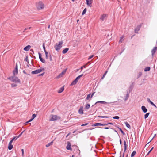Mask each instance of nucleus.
<instances>
[{"instance_id": "f257e3e1", "label": "nucleus", "mask_w": 157, "mask_h": 157, "mask_svg": "<svg viewBox=\"0 0 157 157\" xmlns=\"http://www.w3.org/2000/svg\"><path fill=\"white\" fill-rule=\"evenodd\" d=\"M63 43V42L62 41H59L58 43H56L54 46L55 50L58 51L61 48Z\"/></svg>"}, {"instance_id": "f03ea898", "label": "nucleus", "mask_w": 157, "mask_h": 157, "mask_svg": "<svg viewBox=\"0 0 157 157\" xmlns=\"http://www.w3.org/2000/svg\"><path fill=\"white\" fill-rule=\"evenodd\" d=\"M60 117L59 116L51 114L50 116L49 120L50 121H54L59 120L60 119Z\"/></svg>"}, {"instance_id": "7ed1b4c3", "label": "nucleus", "mask_w": 157, "mask_h": 157, "mask_svg": "<svg viewBox=\"0 0 157 157\" xmlns=\"http://www.w3.org/2000/svg\"><path fill=\"white\" fill-rule=\"evenodd\" d=\"M36 7L37 9L40 10L43 9L44 7V6L41 2H39L36 3Z\"/></svg>"}, {"instance_id": "20e7f679", "label": "nucleus", "mask_w": 157, "mask_h": 157, "mask_svg": "<svg viewBox=\"0 0 157 157\" xmlns=\"http://www.w3.org/2000/svg\"><path fill=\"white\" fill-rule=\"evenodd\" d=\"M8 79L13 82H15L19 83L20 82V80L17 77L15 76L14 75L9 77L8 78Z\"/></svg>"}, {"instance_id": "39448f33", "label": "nucleus", "mask_w": 157, "mask_h": 157, "mask_svg": "<svg viewBox=\"0 0 157 157\" xmlns=\"http://www.w3.org/2000/svg\"><path fill=\"white\" fill-rule=\"evenodd\" d=\"M44 70V68L40 67L39 69H38L35 71H32L31 72V73L32 74H36L40 73L42 71Z\"/></svg>"}, {"instance_id": "423d86ee", "label": "nucleus", "mask_w": 157, "mask_h": 157, "mask_svg": "<svg viewBox=\"0 0 157 157\" xmlns=\"http://www.w3.org/2000/svg\"><path fill=\"white\" fill-rule=\"evenodd\" d=\"M83 74H81L80 75L78 76L72 82L71 85H73L75 84L78 82L79 79L83 76Z\"/></svg>"}, {"instance_id": "0eeeda50", "label": "nucleus", "mask_w": 157, "mask_h": 157, "mask_svg": "<svg viewBox=\"0 0 157 157\" xmlns=\"http://www.w3.org/2000/svg\"><path fill=\"white\" fill-rule=\"evenodd\" d=\"M13 74L14 76L18 74L17 65V64H16V67L13 71Z\"/></svg>"}, {"instance_id": "6e6552de", "label": "nucleus", "mask_w": 157, "mask_h": 157, "mask_svg": "<svg viewBox=\"0 0 157 157\" xmlns=\"http://www.w3.org/2000/svg\"><path fill=\"white\" fill-rule=\"evenodd\" d=\"M87 5L90 7L91 6V4L92 3V0H86Z\"/></svg>"}, {"instance_id": "1a4fd4ad", "label": "nucleus", "mask_w": 157, "mask_h": 157, "mask_svg": "<svg viewBox=\"0 0 157 157\" xmlns=\"http://www.w3.org/2000/svg\"><path fill=\"white\" fill-rule=\"evenodd\" d=\"M66 148L68 150H72V149L71 147V144L69 142H67V145L66 147Z\"/></svg>"}, {"instance_id": "9d476101", "label": "nucleus", "mask_w": 157, "mask_h": 157, "mask_svg": "<svg viewBox=\"0 0 157 157\" xmlns=\"http://www.w3.org/2000/svg\"><path fill=\"white\" fill-rule=\"evenodd\" d=\"M142 25L140 24L137 26L136 28L135 29V32L136 33H137L140 30V28Z\"/></svg>"}, {"instance_id": "9b49d317", "label": "nucleus", "mask_w": 157, "mask_h": 157, "mask_svg": "<svg viewBox=\"0 0 157 157\" xmlns=\"http://www.w3.org/2000/svg\"><path fill=\"white\" fill-rule=\"evenodd\" d=\"M78 113L80 114H83V107L81 106L80 107L78 111Z\"/></svg>"}, {"instance_id": "f8f14e48", "label": "nucleus", "mask_w": 157, "mask_h": 157, "mask_svg": "<svg viewBox=\"0 0 157 157\" xmlns=\"http://www.w3.org/2000/svg\"><path fill=\"white\" fill-rule=\"evenodd\" d=\"M66 70L63 71L58 76V78H59L62 77L63 75L65 73Z\"/></svg>"}, {"instance_id": "ddd939ff", "label": "nucleus", "mask_w": 157, "mask_h": 157, "mask_svg": "<svg viewBox=\"0 0 157 157\" xmlns=\"http://www.w3.org/2000/svg\"><path fill=\"white\" fill-rule=\"evenodd\" d=\"M107 17V15L106 14H103L101 15L100 17V20L102 21H103Z\"/></svg>"}, {"instance_id": "4468645a", "label": "nucleus", "mask_w": 157, "mask_h": 157, "mask_svg": "<svg viewBox=\"0 0 157 157\" xmlns=\"http://www.w3.org/2000/svg\"><path fill=\"white\" fill-rule=\"evenodd\" d=\"M157 50V47H155L151 51L152 55L153 56L154 54L155 53L156 51Z\"/></svg>"}, {"instance_id": "2eb2a0df", "label": "nucleus", "mask_w": 157, "mask_h": 157, "mask_svg": "<svg viewBox=\"0 0 157 157\" xmlns=\"http://www.w3.org/2000/svg\"><path fill=\"white\" fill-rule=\"evenodd\" d=\"M39 58H40V60L43 63H45V60L43 58H42L41 57V54L40 53H39Z\"/></svg>"}, {"instance_id": "dca6fc26", "label": "nucleus", "mask_w": 157, "mask_h": 157, "mask_svg": "<svg viewBox=\"0 0 157 157\" xmlns=\"http://www.w3.org/2000/svg\"><path fill=\"white\" fill-rule=\"evenodd\" d=\"M144 113H145L147 112V109L146 108V107L145 106H143L141 107Z\"/></svg>"}, {"instance_id": "f3484780", "label": "nucleus", "mask_w": 157, "mask_h": 157, "mask_svg": "<svg viewBox=\"0 0 157 157\" xmlns=\"http://www.w3.org/2000/svg\"><path fill=\"white\" fill-rule=\"evenodd\" d=\"M31 48V46L30 45H28L26 46V47H25L24 48V50L25 51H28Z\"/></svg>"}, {"instance_id": "a211bd4d", "label": "nucleus", "mask_w": 157, "mask_h": 157, "mask_svg": "<svg viewBox=\"0 0 157 157\" xmlns=\"http://www.w3.org/2000/svg\"><path fill=\"white\" fill-rule=\"evenodd\" d=\"M147 101H148V102L150 103L153 106H155V107L156 108L157 107L154 104V103L152 102L151 100H150V99L148 98H147Z\"/></svg>"}, {"instance_id": "6ab92c4d", "label": "nucleus", "mask_w": 157, "mask_h": 157, "mask_svg": "<svg viewBox=\"0 0 157 157\" xmlns=\"http://www.w3.org/2000/svg\"><path fill=\"white\" fill-rule=\"evenodd\" d=\"M69 50V48H66L63 50L62 51V53L63 54H65Z\"/></svg>"}, {"instance_id": "aec40b11", "label": "nucleus", "mask_w": 157, "mask_h": 157, "mask_svg": "<svg viewBox=\"0 0 157 157\" xmlns=\"http://www.w3.org/2000/svg\"><path fill=\"white\" fill-rule=\"evenodd\" d=\"M124 151H125L127 149V144L126 141L124 140Z\"/></svg>"}, {"instance_id": "412c9836", "label": "nucleus", "mask_w": 157, "mask_h": 157, "mask_svg": "<svg viewBox=\"0 0 157 157\" xmlns=\"http://www.w3.org/2000/svg\"><path fill=\"white\" fill-rule=\"evenodd\" d=\"M124 36H122L120 38V40L119 41V43H122L123 41L124 40Z\"/></svg>"}, {"instance_id": "4be33fe9", "label": "nucleus", "mask_w": 157, "mask_h": 157, "mask_svg": "<svg viewBox=\"0 0 157 157\" xmlns=\"http://www.w3.org/2000/svg\"><path fill=\"white\" fill-rule=\"evenodd\" d=\"M13 147V146L11 144H9L8 148L9 150H11Z\"/></svg>"}, {"instance_id": "5701e85b", "label": "nucleus", "mask_w": 157, "mask_h": 157, "mask_svg": "<svg viewBox=\"0 0 157 157\" xmlns=\"http://www.w3.org/2000/svg\"><path fill=\"white\" fill-rule=\"evenodd\" d=\"M124 123H125L126 126L127 127H128V128L129 129L130 128H131L130 126L129 125V124L127 122H125Z\"/></svg>"}, {"instance_id": "b1692460", "label": "nucleus", "mask_w": 157, "mask_h": 157, "mask_svg": "<svg viewBox=\"0 0 157 157\" xmlns=\"http://www.w3.org/2000/svg\"><path fill=\"white\" fill-rule=\"evenodd\" d=\"M102 124L100 123H95L93 125V126H96L98 125L99 126H102Z\"/></svg>"}, {"instance_id": "393cba45", "label": "nucleus", "mask_w": 157, "mask_h": 157, "mask_svg": "<svg viewBox=\"0 0 157 157\" xmlns=\"http://www.w3.org/2000/svg\"><path fill=\"white\" fill-rule=\"evenodd\" d=\"M90 105L89 104H87L86 105L85 107V109H88L90 108Z\"/></svg>"}, {"instance_id": "a878e982", "label": "nucleus", "mask_w": 157, "mask_h": 157, "mask_svg": "<svg viewBox=\"0 0 157 157\" xmlns=\"http://www.w3.org/2000/svg\"><path fill=\"white\" fill-rule=\"evenodd\" d=\"M53 141H52L50 143H49L47 144L46 145V146L47 147H49L50 145H52L53 144Z\"/></svg>"}, {"instance_id": "bb28decb", "label": "nucleus", "mask_w": 157, "mask_h": 157, "mask_svg": "<svg viewBox=\"0 0 157 157\" xmlns=\"http://www.w3.org/2000/svg\"><path fill=\"white\" fill-rule=\"evenodd\" d=\"M150 68L149 67H147L144 69V71H149L150 70Z\"/></svg>"}, {"instance_id": "cd10ccee", "label": "nucleus", "mask_w": 157, "mask_h": 157, "mask_svg": "<svg viewBox=\"0 0 157 157\" xmlns=\"http://www.w3.org/2000/svg\"><path fill=\"white\" fill-rule=\"evenodd\" d=\"M98 103H101L103 104H106L107 103L106 102L104 101H98L97 102L96 104H97Z\"/></svg>"}, {"instance_id": "c85d7f7f", "label": "nucleus", "mask_w": 157, "mask_h": 157, "mask_svg": "<svg viewBox=\"0 0 157 157\" xmlns=\"http://www.w3.org/2000/svg\"><path fill=\"white\" fill-rule=\"evenodd\" d=\"M86 11H87V10H86V8H85L84 9L83 11L82 12V15H83L85 14L86 13Z\"/></svg>"}, {"instance_id": "c756f323", "label": "nucleus", "mask_w": 157, "mask_h": 157, "mask_svg": "<svg viewBox=\"0 0 157 157\" xmlns=\"http://www.w3.org/2000/svg\"><path fill=\"white\" fill-rule=\"evenodd\" d=\"M136 154V152L135 151H133L131 154V157H133Z\"/></svg>"}, {"instance_id": "7c9ffc66", "label": "nucleus", "mask_w": 157, "mask_h": 157, "mask_svg": "<svg viewBox=\"0 0 157 157\" xmlns=\"http://www.w3.org/2000/svg\"><path fill=\"white\" fill-rule=\"evenodd\" d=\"M64 88L63 87H61L60 88V89L59 90L58 92L59 93H61L64 90Z\"/></svg>"}, {"instance_id": "2f4dec72", "label": "nucleus", "mask_w": 157, "mask_h": 157, "mask_svg": "<svg viewBox=\"0 0 157 157\" xmlns=\"http://www.w3.org/2000/svg\"><path fill=\"white\" fill-rule=\"evenodd\" d=\"M149 114H150L149 113H147L146 114H145L144 115V118L145 119L147 118L148 117Z\"/></svg>"}, {"instance_id": "473e14b6", "label": "nucleus", "mask_w": 157, "mask_h": 157, "mask_svg": "<svg viewBox=\"0 0 157 157\" xmlns=\"http://www.w3.org/2000/svg\"><path fill=\"white\" fill-rule=\"evenodd\" d=\"M45 55H46V59H48V54L47 51L45 52Z\"/></svg>"}, {"instance_id": "72a5a7b5", "label": "nucleus", "mask_w": 157, "mask_h": 157, "mask_svg": "<svg viewBox=\"0 0 157 157\" xmlns=\"http://www.w3.org/2000/svg\"><path fill=\"white\" fill-rule=\"evenodd\" d=\"M86 64L85 65H84L82 66L81 67V71L83 69V68H86Z\"/></svg>"}, {"instance_id": "f704fd0d", "label": "nucleus", "mask_w": 157, "mask_h": 157, "mask_svg": "<svg viewBox=\"0 0 157 157\" xmlns=\"http://www.w3.org/2000/svg\"><path fill=\"white\" fill-rule=\"evenodd\" d=\"M90 94H89L87 95L86 98V99L88 100L89 99L90 97Z\"/></svg>"}, {"instance_id": "c9c22d12", "label": "nucleus", "mask_w": 157, "mask_h": 157, "mask_svg": "<svg viewBox=\"0 0 157 157\" xmlns=\"http://www.w3.org/2000/svg\"><path fill=\"white\" fill-rule=\"evenodd\" d=\"M119 130H120V131L121 132V133L124 135H125V133L124 132L122 131V130L121 128H119Z\"/></svg>"}, {"instance_id": "e433bc0d", "label": "nucleus", "mask_w": 157, "mask_h": 157, "mask_svg": "<svg viewBox=\"0 0 157 157\" xmlns=\"http://www.w3.org/2000/svg\"><path fill=\"white\" fill-rule=\"evenodd\" d=\"M98 117L100 118H105V117L108 118V117H109L103 116H98Z\"/></svg>"}, {"instance_id": "4c0bfd02", "label": "nucleus", "mask_w": 157, "mask_h": 157, "mask_svg": "<svg viewBox=\"0 0 157 157\" xmlns=\"http://www.w3.org/2000/svg\"><path fill=\"white\" fill-rule=\"evenodd\" d=\"M113 118L114 119H119V117L118 116H114L113 117Z\"/></svg>"}, {"instance_id": "58836bf2", "label": "nucleus", "mask_w": 157, "mask_h": 157, "mask_svg": "<svg viewBox=\"0 0 157 157\" xmlns=\"http://www.w3.org/2000/svg\"><path fill=\"white\" fill-rule=\"evenodd\" d=\"M36 116V115L35 114H34L33 115H32V119H33Z\"/></svg>"}, {"instance_id": "ea45409f", "label": "nucleus", "mask_w": 157, "mask_h": 157, "mask_svg": "<svg viewBox=\"0 0 157 157\" xmlns=\"http://www.w3.org/2000/svg\"><path fill=\"white\" fill-rule=\"evenodd\" d=\"M94 56V55H91V56H90L89 58H88V60H89L90 59H91L92 58H93Z\"/></svg>"}, {"instance_id": "a19ab883", "label": "nucleus", "mask_w": 157, "mask_h": 157, "mask_svg": "<svg viewBox=\"0 0 157 157\" xmlns=\"http://www.w3.org/2000/svg\"><path fill=\"white\" fill-rule=\"evenodd\" d=\"M17 86V85L15 84H11V86L12 87H15Z\"/></svg>"}, {"instance_id": "79ce46f5", "label": "nucleus", "mask_w": 157, "mask_h": 157, "mask_svg": "<svg viewBox=\"0 0 157 157\" xmlns=\"http://www.w3.org/2000/svg\"><path fill=\"white\" fill-rule=\"evenodd\" d=\"M154 147H153L150 150V151L148 152L147 154V155H148L151 152V151L153 150Z\"/></svg>"}, {"instance_id": "37998d69", "label": "nucleus", "mask_w": 157, "mask_h": 157, "mask_svg": "<svg viewBox=\"0 0 157 157\" xmlns=\"http://www.w3.org/2000/svg\"><path fill=\"white\" fill-rule=\"evenodd\" d=\"M43 49L44 50V51L45 52V51H46V49H45V47L44 45V44H43Z\"/></svg>"}, {"instance_id": "c03bdc74", "label": "nucleus", "mask_w": 157, "mask_h": 157, "mask_svg": "<svg viewBox=\"0 0 157 157\" xmlns=\"http://www.w3.org/2000/svg\"><path fill=\"white\" fill-rule=\"evenodd\" d=\"M108 124V123H107L102 124V126H105Z\"/></svg>"}, {"instance_id": "a18cd8bd", "label": "nucleus", "mask_w": 157, "mask_h": 157, "mask_svg": "<svg viewBox=\"0 0 157 157\" xmlns=\"http://www.w3.org/2000/svg\"><path fill=\"white\" fill-rule=\"evenodd\" d=\"M153 138H152L151 139H150L149 140V142H148V143L146 145V146L153 139Z\"/></svg>"}, {"instance_id": "49530a36", "label": "nucleus", "mask_w": 157, "mask_h": 157, "mask_svg": "<svg viewBox=\"0 0 157 157\" xmlns=\"http://www.w3.org/2000/svg\"><path fill=\"white\" fill-rule=\"evenodd\" d=\"M33 120V119L31 118V119H30V120H29L28 121H27L26 122V123H28L29 122Z\"/></svg>"}, {"instance_id": "de8ad7c7", "label": "nucleus", "mask_w": 157, "mask_h": 157, "mask_svg": "<svg viewBox=\"0 0 157 157\" xmlns=\"http://www.w3.org/2000/svg\"><path fill=\"white\" fill-rule=\"evenodd\" d=\"M128 96H129L128 94H127L126 98H125V101H126V100H127V99L128 97Z\"/></svg>"}, {"instance_id": "09e8293b", "label": "nucleus", "mask_w": 157, "mask_h": 157, "mask_svg": "<svg viewBox=\"0 0 157 157\" xmlns=\"http://www.w3.org/2000/svg\"><path fill=\"white\" fill-rule=\"evenodd\" d=\"M23 132H22L16 138V139H17L18 138H19L22 135Z\"/></svg>"}, {"instance_id": "8fccbe9b", "label": "nucleus", "mask_w": 157, "mask_h": 157, "mask_svg": "<svg viewBox=\"0 0 157 157\" xmlns=\"http://www.w3.org/2000/svg\"><path fill=\"white\" fill-rule=\"evenodd\" d=\"M88 124V123H85L83 124H82L81 125L82 126H84Z\"/></svg>"}, {"instance_id": "3c124183", "label": "nucleus", "mask_w": 157, "mask_h": 157, "mask_svg": "<svg viewBox=\"0 0 157 157\" xmlns=\"http://www.w3.org/2000/svg\"><path fill=\"white\" fill-rule=\"evenodd\" d=\"M95 93V92H94L92 94V95H91V96H90V98H92V97L94 95V93Z\"/></svg>"}, {"instance_id": "603ef678", "label": "nucleus", "mask_w": 157, "mask_h": 157, "mask_svg": "<svg viewBox=\"0 0 157 157\" xmlns=\"http://www.w3.org/2000/svg\"><path fill=\"white\" fill-rule=\"evenodd\" d=\"M100 128H104V129H109V128L108 127H105V128H101V127H100Z\"/></svg>"}, {"instance_id": "864d4df0", "label": "nucleus", "mask_w": 157, "mask_h": 157, "mask_svg": "<svg viewBox=\"0 0 157 157\" xmlns=\"http://www.w3.org/2000/svg\"><path fill=\"white\" fill-rule=\"evenodd\" d=\"M21 151H22V155L23 156L24 153V149H22L21 150Z\"/></svg>"}, {"instance_id": "5fc2aeb1", "label": "nucleus", "mask_w": 157, "mask_h": 157, "mask_svg": "<svg viewBox=\"0 0 157 157\" xmlns=\"http://www.w3.org/2000/svg\"><path fill=\"white\" fill-rule=\"evenodd\" d=\"M13 140H11L10 141V142H9V144H12V142H13Z\"/></svg>"}, {"instance_id": "6e6d98bb", "label": "nucleus", "mask_w": 157, "mask_h": 157, "mask_svg": "<svg viewBox=\"0 0 157 157\" xmlns=\"http://www.w3.org/2000/svg\"><path fill=\"white\" fill-rule=\"evenodd\" d=\"M105 75H106V74H104V75H103V77H102V78H102V79H103V78L105 77Z\"/></svg>"}, {"instance_id": "4d7b16f0", "label": "nucleus", "mask_w": 157, "mask_h": 157, "mask_svg": "<svg viewBox=\"0 0 157 157\" xmlns=\"http://www.w3.org/2000/svg\"><path fill=\"white\" fill-rule=\"evenodd\" d=\"M17 137V136H15L13 138L12 140H13V141L14 140H16V138Z\"/></svg>"}, {"instance_id": "13d9d810", "label": "nucleus", "mask_w": 157, "mask_h": 157, "mask_svg": "<svg viewBox=\"0 0 157 157\" xmlns=\"http://www.w3.org/2000/svg\"><path fill=\"white\" fill-rule=\"evenodd\" d=\"M108 124H111V125H113V124L111 122H109L108 123Z\"/></svg>"}, {"instance_id": "bf43d9fd", "label": "nucleus", "mask_w": 157, "mask_h": 157, "mask_svg": "<svg viewBox=\"0 0 157 157\" xmlns=\"http://www.w3.org/2000/svg\"><path fill=\"white\" fill-rule=\"evenodd\" d=\"M120 143L121 145L122 144V142L121 140L120 139Z\"/></svg>"}, {"instance_id": "052dcab7", "label": "nucleus", "mask_w": 157, "mask_h": 157, "mask_svg": "<svg viewBox=\"0 0 157 157\" xmlns=\"http://www.w3.org/2000/svg\"><path fill=\"white\" fill-rule=\"evenodd\" d=\"M156 136V134H155L154 135V136L152 138H154Z\"/></svg>"}, {"instance_id": "680f3d73", "label": "nucleus", "mask_w": 157, "mask_h": 157, "mask_svg": "<svg viewBox=\"0 0 157 157\" xmlns=\"http://www.w3.org/2000/svg\"><path fill=\"white\" fill-rule=\"evenodd\" d=\"M28 29H27V28H25V30H24V31H25V30H26Z\"/></svg>"}, {"instance_id": "e2e57ef3", "label": "nucleus", "mask_w": 157, "mask_h": 157, "mask_svg": "<svg viewBox=\"0 0 157 157\" xmlns=\"http://www.w3.org/2000/svg\"><path fill=\"white\" fill-rule=\"evenodd\" d=\"M28 60V59H27V58H26V59H25V60L27 61Z\"/></svg>"}, {"instance_id": "0e129e2a", "label": "nucleus", "mask_w": 157, "mask_h": 157, "mask_svg": "<svg viewBox=\"0 0 157 157\" xmlns=\"http://www.w3.org/2000/svg\"><path fill=\"white\" fill-rule=\"evenodd\" d=\"M50 25H49L48 27V29L50 27Z\"/></svg>"}, {"instance_id": "69168bd1", "label": "nucleus", "mask_w": 157, "mask_h": 157, "mask_svg": "<svg viewBox=\"0 0 157 157\" xmlns=\"http://www.w3.org/2000/svg\"><path fill=\"white\" fill-rule=\"evenodd\" d=\"M23 72L25 73V74H27L26 72H25V71H23Z\"/></svg>"}, {"instance_id": "338daca9", "label": "nucleus", "mask_w": 157, "mask_h": 157, "mask_svg": "<svg viewBox=\"0 0 157 157\" xmlns=\"http://www.w3.org/2000/svg\"><path fill=\"white\" fill-rule=\"evenodd\" d=\"M108 72V71H106L105 73V74L106 75V74H107V72Z\"/></svg>"}, {"instance_id": "774afa93", "label": "nucleus", "mask_w": 157, "mask_h": 157, "mask_svg": "<svg viewBox=\"0 0 157 157\" xmlns=\"http://www.w3.org/2000/svg\"><path fill=\"white\" fill-rule=\"evenodd\" d=\"M72 157H75V156H74V155H72Z\"/></svg>"}]
</instances>
